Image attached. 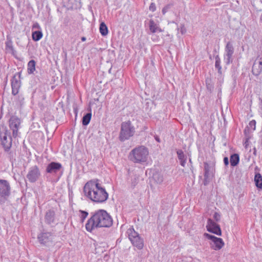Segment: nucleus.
Returning <instances> with one entry per match:
<instances>
[{
	"label": "nucleus",
	"instance_id": "1",
	"mask_svg": "<svg viewBox=\"0 0 262 262\" xmlns=\"http://www.w3.org/2000/svg\"><path fill=\"white\" fill-rule=\"evenodd\" d=\"M83 192L86 198L97 203L105 202L108 198L105 188L99 183L98 180L88 182L84 186Z\"/></svg>",
	"mask_w": 262,
	"mask_h": 262
},
{
	"label": "nucleus",
	"instance_id": "2",
	"mask_svg": "<svg viewBox=\"0 0 262 262\" xmlns=\"http://www.w3.org/2000/svg\"><path fill=\"white\" fill-rule=\"evenodd\" d=\"M113 220L111 216L104 210L96 211L88 220L85 229L91 232L99 228H109L113 225Z\"/></svg>",
	"mask_w": 262,
	"mask_h": 262
},
{
	"label": "nucleus",
	"instance_id": "3",
	"mask_svg": "<svg viewBox=\"0 0 262 262\" xmlns=\"http://www.w3.org/2000/svg\"><path fill=\"white\" fill-rule=\"evenodd\" d=\"M149 155L148 149L144 146H139L131 150L129 159L134 163L142 164L147 161Z\"/></svg>",
	"mask_w": 262,
	"mask_h": 262
},
{
	"label": "nucleus",
	"instance_id": "4",
	"mask_svg": "<svg viewBox=\"0 0 262 262\" xmlns=\"http://www.w3.org/2000/svg\"><path fill=\"white\" fill-rule=\"evenodd\" d=\"M135 133V128L130 121L123 122L121 124V129L119 138L121 141L128 140Z\"/></svg>",
	"mask_w": 262,
	"mask_h": 262
},
{
	"label": "nucleus",
	"instance_id": "5",
	"mask_svg": "<svg viewBox=\"0 0 262 262\" xmlns=\"http://www.w3.org/2000/svg\"><path fill=\"white\" fill-rule=\"evenodd\" d=\"M128 238L133 245L137 247L138 249H142L144 247V242L143 239L140 236L139 234L135 231L133 227H129L126 232Z\"/></svg>",
	"mask_w": 262,
	"mask_h": 262
},
{
	"label": "nucleus",
	"instance_id": "6",
	"mask_svg": "<svg viewBox=\"0 0 262 262\" xmlns=\"http://www.w3.org/2000/svg\"><path fill=\"white\" fill-rule=\"evenodd\" d=\"M0 140L4 150L9 151L12 146V138L10 133L5 127L0 128Z\"/></svg>",
	"mask_w": 262,
	"mask_h": 262
},
{
	"label": "nucleus",
	"instance_id": "7",
	"mask_svg": "<svg viewBox=\"0 0 262 262\" xmlns=\"http://www.w3.org/2000/svg\"><path fill=\"white\" fill-rule=\"evenodd\" d=\"M204 236L209 240V244L210 248L214 250L219 251L225 245L224 242L221 238L216 237L207 233H205Z\"/></svg>",
	"mask_w": 262,
	"mask_h": 262
},
{
	"label": "nucleus",
	"instance_id": "8",
	"mask_svg": "<svg viewBox=\"0 0 262 262\" xmlns=\"http://www.w3.org/2000/svg\"><path fill=\"white\" fill-rule=\"evenodd\" d=\"M11 187L8 181L0 180V201L4 202L10 194Z\"/></svg>",
	"mask_w": 262,
	"mask_h": 262
},
{
	"label": "nucleus",
	"instance_id": "9",
	"mask_svg": "<svg viewBox=\"0 0 262 262\" xmlns=\"http://www.w3.org/2000/svg\"><path fill=\"white\" fill-rule=\"evenodd\" d=\"M234 51L232 43L230 41L228 42L225 46L224 54V61L227 65H229L232 62Z\"/></svg>",
	"mask_w": 262,
	"mask_h": 262
},
{
	"label": "nucleus",
	"instance_id": "10",
	"mask_svg": "<svg viewBox=\"0 0 262 262\" xmlns=\"http://www.w3.org/2000/svg\"><path fill=\"white\" fill-rule=\"evenodd\" d=\"M20 123V120L16 116H12L9 120V127L12 131V135L14 138H16L18 136V130Z\"/></svg>",
	"mask_w": 262,
	"mask_h": 262
},
{
	"label": "nucleus",
	"instance_id": "11",
	"mask_svg": "<svg viewBox=\"0 0 262 262\" xmlns=\"http://www.w3.org/2000/svg\"><path fill=\"white\" fill-rule=\"evenodd\" d=\"M40 176L39 168L35 165L30 168L27 174V178L31 183H34L37 181Z\"/></svg>",
	"mask_w": 262,
	"mask_h": 262
},
{
	"label": "nucleus",
	"instance_id": "12",
	"mask_svg": "<svg viewBox=\"0 0 262 262\" xmlns=\"http://www.w3.org/2000/svg\"><path fill=\"white\" fill-rule=\"evenodd\" d=\"M206 229L208 232L220 236L222 235V231L219 225L211 219H208L207 220Z\"/></svg>",
	"mask_w": 262,
	"mask_h": 262
},
{
	"label": "nucleus",
	"instance_id": "13",
	"mask_svg": "<svg viewBox=\"0 0 262 262\" xmlns=\"http://www.w3.org/2000/svg\"><path fill=\"white\" fill-rule=\"evenodd\" d=\"M38 239L41 244L49 245L53 242V235L50 232L41 233L38 235Z\"/></svg>",
	"mask_w": 262,
	"mask_h": 262
},
{
	"label": "nucleus",
	"instance_id": "14",
	"mask_svg": "<svg viewBox=\"0 0 262 262\" xmlns=\"http://www.w3.org/2000/svg\"><path fill=\"white\" fill-rule=\"evenodd\" d=\"M252 73L256 76L259 75L262 72V56H258L252 67Z\"/></svg>",
	"mask_w": 262,
	"mask_h": 262
},
{
	"label": "nucleus",
	"instance_id": "15",
	"mask_svg": "<svg viewBox=\"0 0 262 262\" xmlns=\"http://www.w3.org/2000/svg\"><path fill=\"white\" fill-rule=\"evenodd\" d=\"M62 166L59 163L52 162L48 165L46 168V171L48 173H56Z\"/></svg>",
	"mask_w": 262,
	"mask_h": 262
},
{
	"label": "nucleus",
	"instance_id": "16",
	"mask_svg": "<svg viewBox=\"0 0 262 262\" xmlns=\"http://www.w3.org/2000/svg\"><path fill=\"white\" fill-rule=\"evenodd\" d=\"M20 87V81L14 77L11 81L12 94L14 96L18 94Z\"/></svg>",
	"mask_w": 262,
	"mask_h": 262
},
{
	"label": "nucleus",
	"instance_id": "17",
	"mask_svg": "<svg viewBox=\"0 0 262 262\" xmlns=\"http://www.w3.org/2000/svg\"><path fill=\"white\" fill-rule=\"evenodd\" d=\"M149 28L150 31L152 33L163 32L162 29L159 27V25L157 24L152 19L149 20Z\"/></svg>",
	"mask_w": 262,
	"mask_h": 262
},
{
	"label": "nucleus",
	"instance_id": "18",
	"mask_svg": "<svg viewBox=\"0 0 262 262\" xmlns=\"http://www.w3.org/2000/svg\"><path fill=\"white\" fill-rule=\"evenodd\" d=\"M154 182L158 185L165 184V179L163 174L160 173H156L153 176Z\"/></svg>",
	"mask_w": 262,
	"mask_h": 262
},
{
	"label": "nucleus",
	"instance_id": "19",
	"mask_svg": "<svg viewBox=\"0 0 262 262\" xmlns=\"http://www.w3.org/2000/svg\"><path fill=\"white\" fill-rule=\"evenodd\" d=\"M256 128V121L254 120L250 121L245 129V133L246 134L247 133H249L255 129Z\"/></svg>",
	"mask_w": 262,
	"mask_h": 262
},
{
	"label": "nucleus",
	"instance_id": "20",
	"mask_svg": "<svg viewBox=\"0 0 262 262\" xmlns=\"http://www.w3.org/2000/svg\"><path fill=\"white\" fill-rule=\"evenodd\" d=\"M178 157L180 161V164L184 167L186 162V159L183 151L182 150H178L177 152Z\"/></svg>",
	"mask_w": 262,
	"mask_h": 262
},
{
	"label": "nucleus",
	"instance_id": "21",
	"mask_svg": "<svg viewBox=\"0 0 262 262\" xmlns=\"http://www.w3.org/2000/svg\"><path fill=\"white\" fill-rule=\"evenodd\" d=\"M55 213L53 211H49L45 216V220L47 223L51 224L54 222Z\"/></svg>",
	"mask_w": 262,
	"mask_h": 262
},
{
	"label": "nucleus",
	"instance_id": "22",
	"mask_svg": "<svg viewBox=\"0 0 262 262\" xmlns=\"http://www.w3.org/2000/svg\"><path fill=\"white\" fill-rule=\"evenodd\" d=\"M6 50L8 52L12 54V55L15 54V51L14 49L13 43L11 40H7L6 42Z\"/></svg>",
	"mask_w": 262,
	"mask_h": 262
},
{
	"label": "nucleus",
	"instance_id": "23",
	"mask_svg": "<svg viewBox=\"0 0 262 262\" xmlns=\"http://www.w3.org/2000/svg\"><path fill=\"white\" fill-rule=\"evenodd\" d=\"M256 186L259 189L262 188V177L259 173H256L254 177Z\"/></svg>",
	"mask_w": 262,
	"mask_h": 262
},
{
	"label": "nucleus",
	"instance_id": "24",
	"mask_svg": "<svg viewBox=\"0 0 262 262\" xmlns=\"http://www.w3.org/2000/svg\"><path fill=\"white\" fill-rule=\"evenodd\" d=\"M24 96L23 94H18L14 98V102L16 105L22 106L24 104Z\"/></svg>",
	"mask_w": 262,
	"mask_h": 262
},
{
	"label": "nucleus",
	"instance_id": "25",
	"mask_svg": "<svg viewBox=\"0 0 262 262\" xmlns=\"http://www.w3.org/2000/svg\"><path fill=\"white\" fill-rule=\"evenodd\" d=\"M35 61L34 60H30L27 65V70L29 74H32L35 70Z\"/></svg>",
	"mask_w": 262,
	"mask_h": 262
},
{
	"label": "nucleus",
	"instance_id": "26",
	"mask_svg": "<svg viewBox=\"0 0 262 262\" xmlns=\"http://www.w3.org/2000/svg\"><path fill=\"white\" fill-rule=\"evenodd\" d=\"M230 162L231 166H236L239 162L238 155L236 154L231 155L230 157Z\"/></svg>",
	"mask_w": 262,
	"mask_h": 262
},
{
	"label": "nucleus",
	"instance_id": "27",
	"mask_svg": "<svg viewBox=\"0 0 262 262\" xmlns=\"http://www.w3.org/2000/svg\"><path fill=\"white\" fill-rule=\"evenodd\" d=\"M99 30L102 36H105L108 33L107 27L104 23L102 22L100 25Z\"/></svg>",
	"mask_w": 262,
	"mask_h": 262
},
{
	"label": "nucleus",
	"instance_id": "28",
	"mask_svg": "<svg viewBox=\"0 0 262 262\" xmlns=\"http://www.w3.org/2000/svg\"><path fill=\"white\" fill-rule=\"evenodd\" d=\"M215 67L219 73L222 74V67L221 65V59L219 55L215 57Z\"/></svg>",
	"mask_w": 262,
	"mask_h": 262
},
{
	"label": "nucleus",
	"instance_id": "29",
	"mask_svg": "<svg viewBox=\"0 0 262 262\" xmlns=\"http://www.w3.org/2000/svg\"><path fill=\"white\" fill-rule=\"evenodd\" d=\"M32 36L33 40L34 41H38L42 38V33L41 31H36L32 32Z\"/></svg>",
	"mask_w": 262,
	"mask_h": 262
},
{
	"label": "nucleus",
	"instance_id": "30",
	"mask_svg": "<svg viewBox=\"0 0 262 262\" xmlns=\"http://www.w3.org/2000/svg\"><path fill=\"white\" fill-rule=\"evenodd\" d=\"M91 117V113H88L83 117L82 124L83 125H87L90 123Z\"/></svg>",
	"mask_w": 262,
	"mask_h": 262
},
{
	"label": "nucleus",
	"instance_id": "31",
	"mask_svg": "<svg viewBox=\"0 0 262 262\" xmlns=\"http://www.w3.org/2000/svg\"><path fill=\"white\" fill-rule=\"evenodd\" d=\"M204 169H205V174L204 177L205 180L209 179L210 177L211 173H210L209 171V166L207 163H205L204 164Z\"/></svg>",
	"mask_w": 262,
	"mask_h": 262
},
{
	"label": "nucleus",
	"instance_id": "32",
	"mask_svg": "<svg viewBox=\"0 0 262 262\" xmlns=\"http://www.w3.org/2000/svg\"><path fill=\"white\" fill-rule=\"evenodd\" d=\"M89 213L88 212L83 211V210H79V217L80 219V221L82 223L84 222L85 219L87 217Z\"/></svg>",
	"mask_w": 262,
	"mask_h": 262
},
{
	"label": "nucleus",
	"instance_id": "33",
	"mask_svg": "<svg viewBox=\"0 0 262 262\" xmlns=\"http://www.w3.org/2000/svg\"><path fill=\"white\" fill-rule=\"evenodd\" d=\"M177 29L182 35L184 34L186 32V29L184 24H181Z\"/></svg>",
	"mask_w": 262,
	"mask_h": 262
},
{
	"label": "nucleus",
	"instance_id": "34",
	"mask_svg": "<svg viewBox=\"0 0 262 262\" xmlns=\"http://www.w3.org/2000/svg\"><path fill=\"white\" fill-rule=\"evenodd\" d=\"M213 219L216 222H219L221 220V214L218 212H215L213 216Z\"/></svg>",
	"mask_w": 262,
	"mask_h": 262
},
{
	"label": "nucleus",
	"instance_id": "35",
	"mask_svg": "<svg viewBox=\"0 0 262 262\" xmlns=\"http://www.w3.org/2000/svg\"><path fill=\"white\" fill-rule=\"evenodd\" d=\"M149 9L150 11L154 12L156 9V5L154 3H152L150 5Z\"/></svg>",
	"mask_w": 262,
	"mask_h": 262
},
{
	"label": "nucleus",
	"instance_id": "36",
	"mask_svg": "<svg viewBox=\"0 0 262 262\" xmlns=\"http://www.w3.org/2000/svg\"><path fill=\"white\" fill-rule=\"evenodd\" d=\"M224 162L225 165H228L229 164V161L227 157H225L224 158Z\"/></svg>",
	"mask_w": 262,
	"mask_h": 262
},
{
	"label": "nucleus",
	"instance_id": "37",
	"mask_svg": "<svg viewBox=\"0 0 262 262\" xmlns=\"http://www.w3.org/2000/svg\"><path fill=\"white\" fill-rule=\"evenodd\" d=\"M259 113L262 117V100H261L260 104V110H259Z\"/></svg>",
	"mask_w": 262,
	"mask_h": 262
},
{
	"label": "nucleus",
	"instance_id": "38",
	"mask_svg": "<svg viewBox=\"0 0 262 262\" xmlns=\"http://www.w3.org/2000/svg\"><path fill=\"white\" fill-rule=\"evenodd\" d=\"M248 139H246L245 143H244V145H245V147H247L248 144Z\"/></svg>",
	"mask_w": 262,
	"mask_h": 262
},
{
	"label": "nucleus",
	"instance_id": "39",
	"mask_svg": "<svg viewBox=\"0 0 262 262\" xmlns=\"http://www.w3.org/2000/svg\"><path fill=\"white\" fill-rule=\"evenodd\" d=\"M167 8H164L163 9H162V13L163 14H165L166 12V11L167 10Z\"/></svg>",
	"mask_w": 262,
	"mask_h": 262
},
{
	"label": "nucleus",
	"instance_id": "40",
	"mask_svg": "<svg viewBox=\"0 0 262 262\" xmlns=\"http://www.w3.org/2000/svg\"><path fill=\"white\" fill-rule=\"evenodd\" d=\"M155 139H156V140L157 142H160V139H159V138H158V137H155Z\"/></svg>",
	"mask_w": 262,
	"mask_h": 262
},
{
	"label": "nucleus",
	"instance_id": "41",
	"mask_svg": "<svg viewBox=\"0 0 262 262\" xmlns=\"http://www.w3.org/2000/svg\"><path fill=\"white\" fill-rule=\"evenodd\" d=\"M259 21H260V23L262 24V13H261V14L260 16Z\"/></svg>",
	"mask_w": 262,
	"mask_h": 262
},
{
	"label": "nucleus",
	"instance_id": "42",
	"mask_svg": "<svg viewBox=\"0 0 262 262\" xmlns=\"http://www.w3.org/2000/svg\"><path fill=\"white\" fill-rule=\"evenodd\" d=\"M151 39H152V40L153 41H158V38H153V37H152V38H151Z\"/></svg>",
	"mask_w": 262,
	"mask_h": 262
},
{
	"label": "nucleus",
	"instance_id": "43",
	"mask_svg": "<svg viewBox=\"0 0 262 262\" xmlns=\"http://www.w3.org/2000/svg\"><path fill=\"white\" fill-rule=\"evenodd\" d=\"M85 40H86V38H85V37H82L81 38V40H82V41H84Z\"/></svg>",
	"mask_w": 262,
	"mask_h": 262
}]
</instances>
